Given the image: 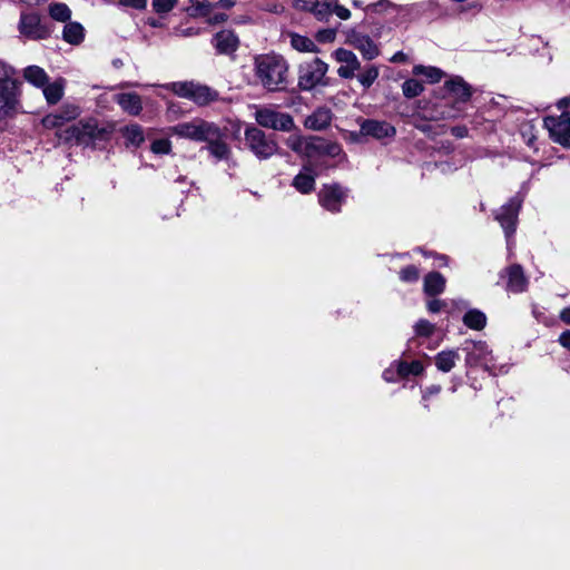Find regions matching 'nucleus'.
I'll use <instances>...</instances> for the list:
<instances>
[{"instance_id": "1", "label": "nucleus", "mask_w": 570, "mask_h": 570, "mask_svg": "<svg viewBox=\"0 0 570 570\" xmlns=\"http://www.w3.org/2000/svg\"><path fill=\"white\" fill-rule=\"evenodd\" d=\"M253 71L258 85L267 91H281L288 85V63L277 53H262L254 57Z\"/></svg>"}, {"instance_id": "2", "label": "nucleus", "mask_w": 570, "mask_h": 570, "mask_svg": "<svg viewBox=\"0 0 570 570\" xmlns=\"http://www.w3.org/2000/svg\"><path fill=\"white\" fill-rule=\"evenodd\" d=\"M557 107L561 114L546 117L544 127L556 142L570 147V97L560 99Z\"/></svg>"}, {"instance_id": "3", "label": "nucleus", "mask_w": 570, "mask_h": 570, "mask_svg": "<svg viewBox=\"0 0 570 570\" xmlns=\"http://www.w3.org/2000/svg\"><path fill=\"white\" fill-rule=\"evenodd\" d=\"M327 71L328 65L320 58H312L301 62L297 70L299 89L311 91L318 86H327Z\"/></svg>"}, {"instance_id": "4", "label": "nucleus", "mask_w": 570, "mask_h": 570, "mask_svg": "<svg viewBox=\"0 0 570 570\" xmlns=\"http://www.w3.org/2000/svg\"><path fill=\"white\" fill-rule=\"evenodd\" d=\"M169 131L173 135L195 141L213 140L222 136L218 126L199 118L173 126L169 128Z\"/></svg>"}, {"instance_id": "5", "label": "nucleus", "mask_w": 570, "mask_h": 570, "mask_svg": "<svg viewBox=\"0 0 570 570\" xmlns=\"http://www.w3.org/2000/svg\"><path fill=\"white\" fill-rule=\"evenodd\" d=\"M164 87L171 90L178 97L189 99L199 106H205L218 98L217 91L194 81L170 82L164 85Z\"/></svg>"}, {"instance_id": "6", "label": "nucleus", "mask_w": 570, "mask_h": 570, "mask_svg": "<svg viewBox=\"0 0 570 570\" xmlns=\"http://www.w3.org/2000/svg\"><path fill=\"white\" fill-rule=\"evenodd\" d=\"M245 146L258 159H268L278 151V145L272 135H266L262 129L249 126L244 132Z\"/></svg>"}, {"instance_id": "7", "label": "nucleus", "mask_w": 570, "mask_h": 570, "mask_svg": "<svg viewBox=\"0 0 570 570\" xmlns=\"http://www.w3.org/2000/svg\"><path fill=\"white\" fill-rule=\"evenodd\" d=\"M13 69L0 61V119L14 108L17 102V85Z\"/></svg>"}, {"instance_id": "8", "label": "nucleus", "mask_w": 570, "mask_h": 570, "mask_svg": "<svg viewBox=\"0 0 570 570\" xmlns=\"http://www.w3.org/2000/svg\"><path fill=\"white\" fill-rule=\"evenodd\" d=\"M19 33L30 40H42L50 36V29L37 12L22 11L18 23Z\"/></svg>"}, {"instance_id": "9", "label": "nucleus", "mask_w": 570, "mask_h": 570, "mask_svg": "<svg viewBox=\"0 0 570 570\" xmlns=\"http://www.w3.org/2000/svg\"><path fill=\"white\" fill-rule=\"evenodd\" d=\"M99 134L100 130L97 121L88 119L73 124L59 132V138L67 142L75 141L77 144L88 145L92 139L98 137Z\"/></svg>"}, {"instance_id": "10", "label": "nucleus", "mask_w": 570, "mask_h": 570, "mask_svg": "<svg viewBox=\"0 0 570 570\" xmlns=\"http://www.w3.org/2000/svg\"><path fill=\"white\" fill-rule=\"evenodd\" d=\"M255 120L262 127L281 131H291L295 126L289 114L279 112L271 108L257 109Z\"/></svg>"}, {"instance_id": "11", "label": "nucleus", "mask_w": 570, "mask_h": 570, "mask_svg": "<svg viewBox=\"0 0 570 570\" xmlns=\"http://www.w3.org/2000/svg\"><path fill=\"white\" fill-rule=\"evenodd\" d=\"M347 196L348 189L338 184L324 185L318 193V203L327 212L337 214Z\"/></svg>"}, {"instance_id": "12", "label": "nucleus", "mask_w": 570, "mask_h": 570, "mask_svg": "<svg viewBox=\"0 0 570 570\" xmlns=\"http://www.w3.org/2000/svg\"><path fill=\"white\" fill-rule=\"evenodd\" d=\"M465 352V364L468 366H483L489 368L493 365L492 352L489 350L485 342L466 341L462 346Z\"/></svg>"}, {"instance_id": "13", "label": "nucleus", "mask_w": 570, "mask_h": 570, "mask_svg": "<svg viewBox=\"0 0 570 570\" xmlns=\"http://www.w3.org/2000/svg\"><path fill=\"white\" fill-rule=\"evenodd\" d=\"M346 42L360 51L365 60H373L380 55L379 46L368 35L352 30L347 33Z\"/></svg>"}, {"instance_id": "14", "label": "nucleus", "mask_w": 570, "mask_h": 570, "mask_svg": "<svg viewBox=\"0 0 570 570\" xmlns=\"http://www.w3.org/2000/svg\"><path fill=\"white\" fill-rule=\"evenodd\" d=\"M521 207V200L517 197L511 198L495 215V219L504 229L507 237L515 232L518 213Z\"/></svg>"}, {"instance_id": "15", "label": "nucleus", "mask_w": 570, "mask_h": 570, "mask_svg": "<svg viewBox=\"0 0 570 570\" xmlns=\"http://www.w3.org/2000/svg\"><path fill=\"white\" fill-rule=\"evenodd\" d=\"M333 57L341 63L337 75L343 79H352L355 77V72L361 70V61L351 50L338 48L333 52Z\"/></svg>"}, {"instance_id": "16", "label": "nucleus", "mask_w": 570, "mask_h": 570, "mask_svg": "<svg viewBox=\"0 0 570 570\" xmlns=\"http://www.w3.org/2000/svg\"><path fill=\"white\" fill-rule=\"evenodd\" d=\"M360 132L364 136H371L375 139H383L394 137L396 130L387 121L367 119L362 121Z\"/></svg>"}, {"instance_id": "17", "label": "nucleus", "mask_w": 570, "mask_h": 570, "mask_svg": "<svg viewBox=\"0 0 570 570\" xmlns=\"http://www.w3.org/2000/svg\"><path fill=\"white\" fill-rule=\"evenodd\" d=\"M80 115V108L73 104H66L56 114L47 115L42 119L46 128L61 127L66 121L75 120Z\"/></svg>"}, {"instance_id": "18", "label": "nucleus", "mask_w": 570, "mask_h": 570, "mask_svg": "<svg viewBox=\"0 0 570 570\" xmlns=\"http://www.w3.org/2000/svg\"><path fill=\"white\" fill-rule=\"evenodd\" d=\"M444 89L455 102H466L472 96L470 85L460 76L452 77L445 81Z\"/></svg>"}, {"instance_id": "19", "label": "nucleus", "mask_w": 570, "mask_h": 570, "mask_svg": "<svg viewBox=\"0 0 570 570\" xmlns=\"http://www.w3.org/2000/svg\"><path fill=\"white\" fill-rule=\"evenodd\" d=\"M216 50L223 55H229L237 50L239 39L232 30H222L213 39Z\"/></svg>"}, {"instance_id": "20", "label": "nucleus", "mask_w": 570, "mask_h": 570, "mask_svg": "<svg viewBox=\"0 0 570 570\" xmlns=\"http://www.w3.org/2000/svg\"><path fill=\"white\" fill-rule=\"evenodd\" d=\"M115 101L120 108L131 115L138 116L142 110V101L138 94L135 92H121L115 96Z\"/></svg>"}, {"instance_id": "21", "label": "nucleus", "mask_w": 570, "mask_h": 570, "mask_svg": "<svg viewBox=\"0 0 570 570\" xmlns=\"http://www.w3.org/2000/svg\"><path fill=\"white\" fill-rule=\"evenodd\" d=\"M332 116L331 109L321 107L306 117L304 125L311 130H323L331 124Z\"/></svg>"}, {"instance_id": "22", "label": "nucleus", "mask_w": 570, "mask_h": 570, "mask_svg": "<svg viewBox=\"0 0 570 570\" xmlns=\"http://www.w3.org/2000/svg\"><path fill=\"white\" fill-rule=\"evenodd\" d=\"M309 148L321 155L330 157H338L343 154L341 145L337 142L326 141L322 138H315L309 141Z\"/></svg>"}, {"instance_id": "23", "label": "nucleus", "mask_w": 570, "mask_h": 570, "mask_svg": "<svg viewBox=\"0 0 570 570\" xmlns=\"http://www.w3.org/2000/svg\"><path fill=\"white\" fill-rule=\"evenodd\" d=\"M121 135L127 146L139 147L145 141L144 129L137 124H131L121 129Z\"/></svg>"}, {"instance_id": "24", "label": "nucleus", "mask_w": 570, "mask_h": 570, "mask_svg": "<svg viewBox=\"0 0 570 570\" xmlns=\"http://www.w3.org/2000/svg\"><path fill=\"white\" fill-rule=\"evenodd\" d=\"M307 171L308 169L305 167L304 170L297 174L293 179L292 185L302 194H309L315 188V176Z\"/></svg>"}, {"instance_id": "25", "label": "nucleus", "mask_w": 570, "mask_h": 570, "mask_svg": "<svg viewBox=\"0 0 570 570\" xmlns=\"http://www.w3.org/2000/svg\"><path fill=\"white\" fill-rule=\"evenodd\" d=\"M458 360L459 354L456 351H442L438 353L435 356V366L438 367V370L448 373L454 367Z\"/></svg>"}, {"instance_id": "26", "label": "nucleus", "mask_w": 570, "mask_h": 570, "mask_svg": "<svg viewBox=\"0 0 570 570\" xmlns=\"http://www.w3.org/2000/svg\"><path fill=\"white\" fill-rule=\"evenodd\" d=\"M24 79L36 87L42 88L49 78L46 71L38 66H29L23 70Z\"/></svg>"}, {"instance_id": "27", "label": "nucleus", "mask_w": 570, "mask_h": 570, "mask_svg": "<svg viewBox=\"0 0 570 570\" xmlns=\"http://www.w3.org/2000/svg\"><path fill=\"white\" fill-rule=\"evenodd\" d=\"M463 323L469 328L481 331L487 325V316L483 312L472 308L464 314Z\"/></svg>"}, {"instance_id": "28", "label": "nucleus", "mask_w": 570, "mask_h": 570, "mask_svg": "<svg viewBox=\"0 0 570 570\" xmlns=\"http://www.w3.org/2000/svg\"><path fill=\"white\" fill-rule=\"evenodd\" d=\"M62 37L68 43L78 45L85 37L83 27L78 22H69L63 28Z\"/></svg>"}, {"instance_id": "29", "label": "nucleus", "mask_w": 570, "mask_h": 570, "mask_svg": "<svg viewBox=\"0 0 570 570\" xmlns=\"http://www.w3.org/2000/svg\"><path fill=\"white\" fill-rule=\"evenodd\" d=\"M380 76V69L375 65H368L361 70L355 77L363 89H368Z\"/></svg>"}, {"instance_id": "30", "label": "nucleus", "mask_w": 570, "mask_h": 570, "mask_svg": "<svg viewBox=\"0 0 570 570\" xmlns=\"http://www.w3.org/2000/svg\"><path fill=\"white\" fill-rule=\"evenodd\" d=\"M45 98L48 104H57L63 96V80H56L52 83H46L42 87Z\"/></svg>"}, {"instance_id": "31", "label": "nucleus", "mask_w": 570, "mask_h": 570, "mask_svg": "<svg viewBox=\"0 0 570 570\" xmlns=\"http://www.w3.org/2000/svg\"><path fill=\"white\" fill-rule=\"evenodd\" d=\"M413 73L424 76L431 83H436L444 77V72L440 68L423 65L414 66Z\"/></svg>"}, {"instance_id": "32", "label": "nucleus", "mask_w": 570, "mask_h": 570, "mask_svg": "<svg viewBox=\"0 0 570 570\" xmlns=\"http://www.w3.org/2000/svg\"><path fill=\"white\" fill-rule=\"evenodd\" d=\"M291 45L294 49L301 52H317L318 48L314 41L301 35H292Z\"/></svg>"}, {"instance_id": "33", "label": "nucleus", "mask_w": 570, "mask_h": 570, "mask_svg": "<svg viewBox=\"0 0 570 570\" xmlns=\"http://www.w3.org/2000/svg\"><path fill=\"white\" fill-rule=\"evenodd\" d=\"M501 277L503 281L507 278V285H523L525 283L523 269L520 265L508 267Z\"/></svg>"}, {"instance_id": "34", "label": "nucleus", "mask_w": 570, "mask_h": 570, "mask_svg": "<svg viewBox=\"0 0 570 570\" xmlns=\"http://www.w3.org/2000/svg\"><path fill=\"white\" fill-rule=\"evenodd\" d=\"M219 138L206 140L208 151L218 160L225 159L229 155L228 146Z\"/></svg>"}, {"instance_id": "35", "label": "nucleus", "mask_w": 570, "mask_h": 570, "mask_svg": "<svg viewBox=\"0 0 570 570\" xmlns=\"http://www.w3.org/2000/svg\"><path fill=\"white\" fill-rule=\"evenodd\" d=\"M333 0H324L322 2H314L311 7V12L321 21H326L333 13Z\"/></svg>"}, {"instance_id": "36", "label": "nucleus", "mask_w": 570, "mask_h": 570, "mask_svg": "<svg viewBox=\"0 0 570 570\" xmlns=\"http://www.w3.org/2000/svg\"><path fill=\"white\" fill-rule=\"evenodd\" d=\"M49 14L52 19L65 22L70 19L71 11L67 4L57 2L50 4Z\"/></svg>"}, {"instance_id": "37", "label": "nucleus", "mask_w": 570, "mask_h": 570, "mask_svg": "<svg viewBox=\"0 0 570 570\" xmlns=\"http://www.w3.org/2000/svg\"><path fill=\"white\" fill-rule=\"evenodd\" d=\"M424 87L423 85L416 80V79H407L402 85V92L403 95L409 98H415L423 91Z\"/></svg>"}, {"instance_id": "38", "label": "nucleus", "mask_w": 570, "mask_h": 570, "mask_svg": "<svg viewBox=\"0 0 570 570\" xmlns=\"http://www.w3.org/2000/svg\"><path fill=\"white\" fill-rule=\"evenodd\" d=\"M286 146L295 153H302L304 150L312 151L309 148V141H305L303 137L298 135H292L286 139Z\"/></svg>"}, {"instance_id": "39", "label": "nucleus", "mask_w": 570, "mask_h": 570, "mask_svg": "<svg viewBox=\"0 0 570 570\" xmlns=\"http://www.w3.org/2000/svg\"><path fill=\"white\" fill-rule=\"evenodd\" d=\"M434 331H435L434 324H432L431 322H429L426 320H420L414 325V332H415L416 336L429 337L434 333Z\"/></svg>"}, {"instance_id": "40", "label": "nucleus", "mask_w": 570, "mask_h": 570, "mask_svg": "<svg viewBox=\"0 0 570 570\" xmlns=\"http://www.w3.org/2000/svg\"><path fill=\"white\" fill-rule=\"evenodd\" d=\"M187 11L190 16H206L208 13L207 0H189Z\"/></svg>"}, {"instance_id": "41", "label": "nucleus", "mask_w": 570, "mask_h": 570, "mask_svg": "<svg viewBox=\"0 0 570 570\" xmlns=\"http://www.w3.org/2000/svg\"><path fill=\"white\" fill-rule=\"evenodd\" d=\"M400 279L404 283L416 282L419 279L417 268L413 265L403 268L400 273Z\"/></svg>"}, {"instance_id": "42", "label": "nucleus", "mask_w": 570, "mask_h": 570, "mask_svg": "<svg viewBox=\"0 0 570 570\" xmlns=\"http://www.w3.org/2000/svg\"><path fill=\"white\" fill-rule=\"evenodd\" d=\"M171 150V142L168 139H157L151 144L154 154L167 155Z\"/></svg>"}, {"instance_id": "43", "label": "nucleus", "mask_w": 570, "mask_h": 570, "mask_svg": "<svg viewBox=\"0 0 570 570\" xmlns=\"http://www.w3.org/2000/svg\"><path fill=\"white\" fill-rule=\"evenodd\" d=\"M176 2L177 0H154L153 7L156 12L165 13L170 11L175 7Z\"/></svg>"}, {"instance_id": "44", "label": "nucleus", "mask_w": 570, "mask_h": 570, "mask_svg": "<svg viewBox=\"0 0 570 570\" xmlns=\"http://www.w3.org/2000/svg\"><path fill=\"white\" fill-rule=\"evenodd\" d=\"M445 278L438 272L429 273L424 278V285H444Z\"/></svg>"}, {"instance_id": "45", "label": "nucleus", "mask_w": 570, "mask_h": 570, "mask_svg": "<svg viewBox=\"0 0 570 570\" xmlns=\"http://www.w3.org/2000/svg\"><path fill=\"white\" fill-rule=\"evenodd\" d=\"M333 13H335L340 19L347 20L351 18V11L344 6L338 4L333 0Z\"/></svg>"}, {"instance_id": "46", "label": "nucleus", "mask_w": 570, "mask_h": 570, "mask_svg": "<svg viewBox=\"0 0 570 570\" xmlns=\"http://www.w3.org/2000/svg\"><path fill=\"white\" fill-rule=\"evenodd\" d=\"M391 6H392V3L389 0H380V1L375 2V3L368 4L366 7V10L373 11V12H377V11H381V10H386Z\"/></svg>"}, {"instance_id": "47", "label": "nucleus", "mask_w": 570, "mask_h": 570, "mask_svg": "<svg viewBox=\"0 0 570 570\" xmlns=\"http://www.w3.org/2000/svg\"><path fill=\"white\" fill-rule=\"evenodd\" d=\"M120 3L125 7H131L135 9H144L147 4V0H120Z\"/></svg>"}, {"instance_id": "48", "label": "nucleus", "mask_w": 570, "mask_h": 570, "mask_svg": "<svg viewBox=\"0 0 570 570\" xmlns=\"http://www.w3.org/2000/svg\"><path fill=\"white\" fill-rule=\"evenodd\" d=\"M396 374L401 377H406L409 375H411V372H410V363H406V362H399L396 364Z\"/></svg>"}, {"instance_id": "49", "label": "nucleus", "mask_w": 570, "mask_h": 570, "mask_svg": "<svg viewBox=\"0 0 570 570\" xmlns=\"http://www.w3.org/2000/svg\"><path fill=\"white\" fill-rule=\"evenodd\" d=\"M443 306L444 303L440 299H431L428 302V309L431 313H439Z\"/></svg>"}, {"instance_id": "50", "label": "nucleus", "mask_w": 570, "mask_h": 570, "mask_svg": "<svg viewBox=\"0 0 570 570\" xmlns=\"http://www.w3.org/2000/svg\"><path fill=\"white\" fill-rule=\"evenodd\" d=\"M409 59L407 55L403 51L395 52L391 58L390 61L393 63H403L406 62Z\"/></svg>"}, {"instance_id": "51", "label": "nucleus", "mask_w": 570, "mask_h": 570, "mask_svg": "<svg viewBox=\"0 0 570 570\" xmlns=\"http://www.w3.org/2000/svg\"><path fill=\"white\" fill-rule=\"evenodd\" d=\"M314 2L307 0H294V7L298 10L311 11V7Z\"/></svg>"}, {"instance_id": "52", "label": "nucleus", "mask_w": 570, "mask_h": 570, "mask_svg": "<svg viewBox=\"0 0 570 570\" xmlns=\"http://www.w3.org/2000/svg\"><path fill=\"white\" fill-rule=\"evenodd\" d=\"M410 372L412 375H419L423 372V365L420 361H413L410 363Z\"/></svg>"}, {"instance_id": "53", "label": "nucleus", "mask_w": 570, "mask_h": 570, "mask_svg": "<svg viewBox=\"0 0 570 570\" xmlns=\"http://www.w3.org/2000/svg\"><path fill=\"white\" fill-rule=\"evenodd\" d=\"M317 37L321 41H331L334 39L335 32L333 30H324L320 31Z\"/></svg>"}, {"instance_id": "54", "label": "nucleus", "mask_w": 570, "mask_h": 570, "mask_svg": "<svg viewBox=\"0 0 570 570\" xmlns=\"http://www.w3.org/2000/svg\"><path fill=\"white\" fill-rule=\"evenodd\" d=\"M559 343H560L563 347H566V348L570 350V330L564 331V332L560 335V337H559Z\"/></svg>"}, {"instance_id": "55", "label": "nucleus", "mask_w": 570, "mask_h": 570, "mask_svg": "<svg viewBox=\"0 0 570 570\" xmlns=\"http://www.w3.org/2000/svg\"><path fill=\"white\" fill-rule=\"evenodd\" d=\"M226 19H227V16L225 13H216L209 18V22L210 23H220V22H224Z\"/></svg>"}, {"instance_id": "56", "label": "nucleus", "mask_w": 570, "mask_h": 570, "mask_svg": "<svg viewBox=\"0 0 570 570\" xmlns=\"http://www.w3.org/2000/svg\"><path fill=\"white\" fill-rule=\"evenodd\" d=\"M426 295L429 296H435L442 293L443 287H424Z\"/></svg>"}, {"instance_id": "57", "label": "nucleus", "mask_w": 570, "mask_h": 570, "mask_svg": "<svg viewBox=\"0 0 570 570\" xmlns=\"http://www.w3.org/2000/svg\"><path fill=\"white\" fill-rule=\"evenodd\" d=\"M395 373L392 368H387L383 372V379L387 382H393L395 381Z\"/></svg>"}, {"instance_id": "58", "label": "nucleus", "mask_w": 570, "mask_h": 570, "mask_svg": "<svg viewBox=\"0 0 570 570\" xmlns=\"http://www.w3.org/2000/svg\"><path fill=\"white\" fill-rule=\"evenodd\" d=\"M560 318L566 324H570V307L563 308L560 313Z\"/></svg>"}, {"instance_id": "59", "label": "nucleus", "mask_w": 570, "mask_h": 570, "mask_svg": "<svg viewBox=\"0 0 570 570\" xmlns=\"http://www.w3.org/2000/svg\"><path fill=\"white\" fill-rule=\"evenodd\" d=\"M466 128L465 127H454L452 128V134L456 137L463 138L466 135Z\"/></svg>"}, {"instance_id": "60", "label": "nucleus", "mask_w": 570, "mask_h": 570, "mask_svg": "<svg viewBox=\"0 0 570 570\" xmlns=\"http://www.w3.org/2000/svg\"><path fill=\"white\" fill-rule=\"evenodd\" d=\"M440 391H441L440 385H432L426 390L425 394L423 395V399L425 400L428 394L434 395V394H438Z\"/></svg>"}, {"instance_id": "61", "label": "nucleus", "mask_w": 570, "mask_h": 570, "mask_svg": "<svg viewBox=\"0 0 570 570\" xmlns=\"http://www.w3.org/2000/svg\"><path fill=\"white\" fill-rule=\"evenodd\" d=\"M220 3H222L223 7L228 8V7H232L234 4V1H232V0H222Z\"/></svg>"}, {"instance_id": "62", "label": "nucleus", "mask_w": 570, "mask_h": 570, "mask_svg": "<svg viewBox=\"0 0 570 570\" xmlns=\"http://www.w3.org/2000/svg\"><path fill=\"white\" fill-rule=\"evenodd\" d=\"M352 3H353V6H355V7H357V8H361V7H362V4H363V3H362V1H360V0H353V2H352Z\"/></svg>"}, {"instance_id": "63", "label": "nucleus", "mask_w": 570, "mask_h": 570, "mask_svg": "<svg viewBox=\"0 0 570 570\" xmlns=\"http://www.w3.org/2000/svg\"><path fill=\"white\" fill-rule=\"evenodd\" d=\"M416 128L422 130V131H426L428 130V126H425V125H422V126L421 125H416Z\"/></svg>"}, {"instance_id": "64", "label": "nucleus", "mask_w": 570, "mask_h": 570, "mask_svg": "<svg viewBox=\"0 0 570 570\" xmlns=\"http://www.w3.org/2000/svg\"><path fill=\"white\" fill-rule=\"evenodd\" d=\"M445 117L451 118V117H454V115H450V114H449V115H446Z\"/></svg>"}]
</instances>
